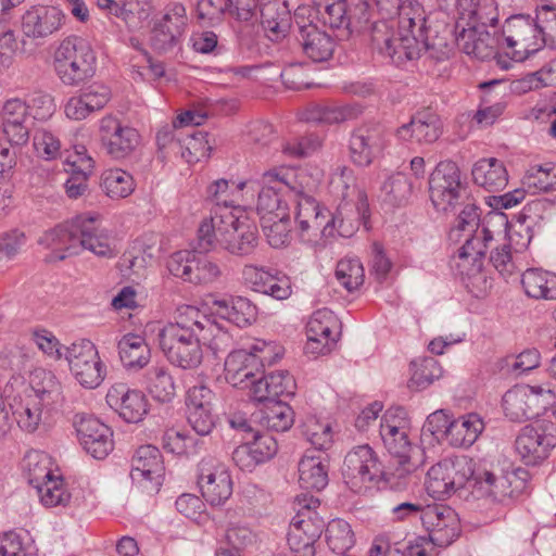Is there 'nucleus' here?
I'll use <instances>...</instances> for the list:
<instances>
[{
    "label": "nucleus",
    "instance_id": "29",
    "mask_svg": "<svg viewBox=\"0 0 556 556\" xmlns=\"http://www.w3.org/2000/svg\"><path fill=\"white\" fill-rule=\"evenodd\" d=\"M258 0H198L197 15L200 20L213 22L224 14L238 21L248 22L256 12Z\"/></svg>",
    "mask_w": 556,
    "mask_h": 556
},
{
    "label": "nucleus",
    "instance_id": "23",
    "mask_svg": "<svg viewBox=\"0 0 556 556\" xmlns=\"http://www.w3.org/2000/svg\"><path fill=\"white\" fill-rule=\"evenodd\" d=\"M108 405L125 421L139 422L148 413V401L139 390H131L124 383L112 386L105 396Z\"/></svg>",
    "mask_w": 556,
    "mask_h": 556
},
{
    "label": "nucleus",
    "instance_id": "14",
    "mask_svg": "<svg viewBox=\"0 0 556 556\" xmlns=\"http://www.w3.org/2000/svg\"><path fill=\"white\" fill-rule=\"evenodd\" d=\"M65 359L76 380L86 389H96L106 376V367L90 340L81 339L65 346Z\"/></svg>",
    "mask_w": 556,
    "mask_h": 556
},
{
    "label": "nucleus",
    "instance_id": "58",
    "mask_svg": "<svg viewBox=\"0 0 556 556\" xmlns=\"http://www.w3.org/2000/svg\"><path fill=\"white\" fill-rule=\"evenodd\" d=\"M412 366L410 387L426 389L434 380L442 376V368L433 357H426L420 361H414Z\"/></svg>",
    "mask_w": 556,
    "mask_h": 556
},
{
    "label": "nucleus",
    "instance_id": "38",
    "mask_svg": "<svg viewBox=\"0 0 556 556\" xmlns=\"http://www.w3.org/2000/svg\"><path fill=\"white\" fill-rule=\"evenodd\" d=\"M261 24L267 37L277 41L283 38L291 25L287 4L280 0H263L260 3Z\"/></svg>",
    "mask_w": 556,
    "mask_h": 556
},
{
    "label": "nucleus",
    "instance_id": "56",
    "mask_svg": "<svg viewBox=\"0 0 556 556\" xmlns=\"http://www.w3.org/2000/svg\"><path fill=\"white\" fill-rule=\"evenodd\" d=\"M50 458L46 453L30 451L24 457V467L28 471V482L34 488L53 478L49 468Z\"/></svg>",
    "mask_w": 556,
    "mask_h": 556
},
{
    "label": "nucleus",
    "instance_id": "40",
    "mask_svg": "<svg viewBox=\"0 0 556 556\" xmlns=\"http://www.w3.org/2000/svg\"><path fill=\"white\" fill-rule=\"evenodd\" d=\"M80 251L88 250L97 256L113 257L115 255L112 239L108 231L96 224L94 217H79Z\"/></svg>",
    "mask_w": 556,
    "mask_h": 556
},
{
    "label": "nucleus",
    "instance_id": "30",
    "mask_svg": "<svg viewBox=\"0 0 556 556\" xmlns=\"http://www.w3.org/2000/svg\"><path fill=\"white\" fill-rule=\"evenodd\" d=\"M303 53L315 63L328 61L336 48V41L331 35L320 29L312 21L307 24L299 25V35L296 37Z\"/></svg>",
    "mask_w": 556,
    "mask_h": 556
},
{
    "label": "nucleus",
    "instance_id": "42",
    "mask_svg": "<svg viewBox=\"0 0 556 556\" xmlns=\"http://www.w3.org/2000/svg\"><path fill=\"white\" fill-rule=\"evenodd\" d=\"M521 286L528 298L556 301V275L542 268H528L521 275Z\"/></svg>",
    "mask_w": 556,
    "mask_h": 556
},
{
    "label": "nucleus",
    "instance_id": "11",
    "mask_svg": "<svg viewBox=\"0 0 556 556\" xmlns=\"http://www.w3.org/2000/svg\"><path fill=\"white\" fill-rule=\"evenodd\" d=\"M555 391L545 386H517L502 400L503 409L511 421L521 422L544 414L554 405Z\"/></svg>",
    "mask_w": 556,
    "mask_h": 556
},
{
    "label": "nucleus",
    "instance_id": "26",
    "mask_svg": "<svg viewBox=\"0 0 556 556\" xmlns=\"http://www.w3.org/2000/svg\"><path fill=\"white\" fill-rule=\"evenodd\" d=\"M268 182H278L285 192H292L298 199L314 198L319 178L304 168L274 167L266 170Z\"/></svg>",
    "mask_w": 556,
    "mask_h": 556
},
{
    "label": "nucleus",
    "instance_id": "32",
    "mask_svg": "<svg viewBox=\"0 0 556 556\" xmlns=\"http://www.w3.org/2000/svg\"><path fill=\"white\" fill-rule=\"evenodd\" d=\"M388 452L396 458V467L391 475L399 479H405L416 471L425 462V451L413 445L408 439V431L394 437L391 445H384Z\"/></svg>",
    "mask_w": 556,
    "mask_h": 556
},
{
    "label": "nucleus",
    "instance_id": "17",
    "mask_svg": "<svg viewBox=\"0 0 556 556\" xmlns=\"http://www.w3.org/2000/svg\"><path fill=\"white\" fill-rule=\"evenodd\" d=\"M74 427L80 445L93 458L103 459L113 451V431L98 418L77 414Z\"/></svg>",
    "mask_w": 556,
    "mask_h": 556
},
{
    "label": "nucleus",
    "instance_id": "57",
    "mask_svg": "<svg viewBox=\"0 0 556 556\" xmlns=\"http://www.w3.org/2000/svg\"><path fill=\"white\" fill-rule=\"evenodd\" d=\"M261 226L270 247L279 249L290 243V214L285 218L281 216L265 218V220H261Z\"/></svg>",
    "mask_w": 556,
    "mask_h": 556
},
{
    "label": "nucleus",
    "instance_id": "34",
    "mask_svg": "<svg viewBox=\"0 0 556 556\" xmlns=\"http://www.w3.org/2000/svg\"><path fill=\"white\" fill-rule=\"evenodd\" d=\"M164 464L160 450L142 445L132 457L130 476L134 481L147 480L159 488L162 484Z\"/></svg>",
    "mask_w": 556,
    "mask_h": 556
},
{
    "label": "nucleus",
    "instance_id": "51",
    "mask_svg": "<svg viewBox=\"0 0 556 556\" xmlns=\"http://www.w3.org/2000/svg\"><path fill=\"white\" fill-rule=\"evenodd\" d=\"M522 184L533 193L556 190V164L546 163L531 166L527 170Z\"/></svg>",
    "mask_w": 556,
    "mask_h": 556
},
{
    "label": "nucleus",
    "instance_id": "31",
    "mask_svg": "<svg viewBox=\"0 0 556 556\" xmlns=\"http://www.w3.org/2000/svg\"><path fill=\"white\" fill-rule=\"evenodd\" d=\"M455 31L482 24L494 26L498 20L495 0H456Z\"/></svg>",
    "mask_w": 556,
    "mask_h": 556
},
{
    "label": "nucleus",
    "instance_id": "21",
    "mask_svg": "<svg viewBox=\"0 0 556 556\" xmlns=\"http://www.w3.org/2000/svg\"><path fill=\"white\" fill-rule=\"evenodd\" d=\"M29 117L23 99L14 97L3 102L0 112L1 129L12 147H23L29 141Z\"/></svg>",
    "mask_w": 556,
    "mask_h": 556
},
{
    "label": "nucleus",
    "instance_id": "9",
    "mask_svg": "<svg viewBox=\"0 0 556 556\" xmlns=\"http://www.w3.org/2000/svg\"><path fill=\"white\" fill-rule=\"evenodd\" d=\"M342 477L354 493H365L380 480L391 483L395 479L391 472L383 471L376 453L368 445H358L345 455Z\"/></svg>",
    "mask_w": 556,
    "mask_h": 556
},
{
    "label": "nucleus",
    "instance_id": "52",
    "mask_svg": "<svg viewBox=\"0 0 556 556\" xmlns=\"http://www.w3.org/2000/svg\"><path fill=\"white\" fill-rule=\"evenodd\" d=\"M421 189V184H416L407 175L397 173L390 176L381 187L389 200L396 205L406 202L416 190Z\"/></svg>",
    "mask_w": 556,
    "mask_h": 556
},
{
    "label": "nucleus",
    "instance_id": "15",
    "mask_svg": "<svg viewBox=\"0 0 556 556\" xmlns=\"http://www.w3.org/2000/svg\"><path fill=\"white\" fill-rule=\"evenodd\" d=\"M198 485L202 496L213 506L223 505L232 494V480L227 467L213 457L199 463Z\"/></svg>",
    "mask_w": 556,
    "mask_h": 556
},
{
    "label": "nucleus",
    "instance_id": "5",
    "mask_svg": "<svg viewBox=\"0 0 556 556\" xmlns=\"http://www.w3.org/2000/svg\"><path fill=\"white\" fill-rule=\"evenodd\" d=\"M330 188L331 192L341 199L331 216V223L339 224V236L350 238L367 216V195L357 188L353 170L345 166L332 174Z\"/></svg>",
    "mask_w": 556,
    "mask_h": 556
},
{
    "label": "nucleus",
    "instance_id": "12",
    "mask_svg": "<svg viewBox=\"0 0 556 556\" xmlns=\"http://www.w3.org/2000/svg\"><path fill=\"white\" fill-rule=\"evenodd\" d=\"M429 192L433 206L444 213H454L460 203L468 200L455 162L442 161L437 165L429 178Z\"/></svg>",
    "mask_w": 556,
    "mask_h": 556
},
{
    "label": "nucleus",
    "instance_id": "35",
    "mask_svg": "<svg viewBox=\"0 0 556 556\" xmlns=\"http://www.w3.org/2000/svg\"><path fill=\"white\" fill-rule=\"evenodd\" d=\"M213 307L217 316L240 328H245L254 324L258 315L256 304L249 298L242 295H231L214 300Z\"/></svg>",
    "mask_w": 556,
    "mask_h": 556
},
{
    "label": "nucleus",
    "instance_id": "8",
    "mask_svg": "<svg viewBox=\"0 0 556 556\" xmlns=\"http://www.w3.org/2000/svg\"><path fill=\"white\" fill-rule=\"evenodd\" d=\"M319 500L312 495H298L293 503L295 516L290 522L288 544L294 556H315V543L320 538L325 521L316 513Z\"/></svg>",
    "mask_w": 556,
    "mask_h": 556
},
{
    "label": "nucleus",
    "instance_id": "62",
    "mask_svg": "<svg viewBox=\"0 0 556 556\" xmlns=\"http://www.w3.org/2000/svg\"><path fill=\"white\" fill-rule=\"evenodd\" d=\"M192 269L188 282L195 285H210L215 282L222 275L219 265L204 255L194 253Z\"/></svg>",
    "mask_w": 556,
    "mask_h": 556
},
{
    "label": "nucleus",
    "instance_id": "46",
    "mask_svg": "<svg viewBox=\"0 0 556 556\" xmlns=\"http://www.w3.org/2000/svg\"><path fill=\"white\" fill-rule=\"evenodd\" d=\"M118 353L123 365L128 369H141L148 365L151 351L144 338L127 333L118 341Z\"/></svg>",
    "mask_w": 556,
    "mask_h": 556
},
{
    "label": "nucleus",
    "instance_id": "16",
    "mask_svg": "<svg viewBox=\"0 0 556 556\" xmlns=\"http://www.w3.org/2000/svg\"><path fill=\"white\" fill-rule=\"evenodd\" d=\"M99 136L103 150L115 160L130 155L140 142V135L135 128L112 115L100 119Z\"/></svg>",
    "mask_w": 556,
    "mask_h": 556
},
{
    "label": "nucleus",
    "instance_id": "37",
    "mask_svg": "<svg viewBox=\"0 0 556 556\" xmlns=\"http://www.w3.org/2000/svg\"><path fill=\"white\" fill-rule=\"evenodd\" d=\"M505 40L508 47L521 45L527 51H535L543 46L540 42L535 18L529 15H514L506 20L504 27Z\"/></svg>",
    "mask_w": 556,
    "mask_h": 556
},
{
    "label": "nucleus",
    "instance_id": "36",
    "mask_svg": "<svg viewBox=\"0 0 556 556\" xmlns=\"http://www.w3.org/2000/svg\"><path fill=\"white\" fill-rule=\"evenodd\" d=\"M329 459L324 452L306 451L299 462V483L305 490L320 491L328 484Z\"/></svg>",
    "mask_w": 556,
    "mask_h": 556
},
{
    "label": "nucleus",
    "instance_id": "2",
    "mask_svg": "<svg viewBox=\"0 0 556 556\" xmlns=\"http://www.w3.org/2000/svg\"><path fill=\"white\" fill-rule=\"evenodd\" d=\"M395 14L399 16L396 33L393 22L380 20L372 23V49L397 66L419 59L422 52L440 59L433 51V45L428 40L426 13L421 3L418 0H403Z\"/></svg>",
    "mask_w": 556,
    "mask_h": 556
},
{
    "label": "nucleus",
    "instance_id": "7",
    "mask_svg": "<svg viewBox=\"0 0 556 556\" xmlns=\"http://www.w3.org/2000/svg\"><path fill=\"white\" fill-rule=\"evenodd\" d=\"M97 58L90 43L81 37H68L56 49L53 58L59 79L70 87L79 86L96 74Z\"/></svg>",
    "mask_w": 556,
    "mask_h": 556
},
{
    "label": "nucleus",
    "instance_id": "54",
    "mask_svg": "<svg viewBox=\"0 0 556 556\" xmlns=\"http://www.w3.org/2000/svg\"><path fill=\"white\" fill-rule=\"evenodd\" d=\"M439 509L445 511L443 520L429 531V540L433 545L446 547L452 544L459 534V526L455 511L446 506Z\"/></svg>",
    "mask_w": 556,
    "mask_h": 556
},
{
    "label": "nucleus",
    "instance_id": "59",
    "mask_svg": "<svg viewBox=\"0 0 556 556\" xmlns=\"http://www.w3.org/2000/svg\"><path fill=\"white\" fill-rule=\"evenodd\" d=\"M35 489L47 507L66 506L70 503L71 493L65 489L61 477H53Z\"/></svg>",
    "mask_w": 556,
    "mask_h": 556
},
{
    "label": "nucleus",
    "instance_id": "22",
    "mask_svg": "<svg viewBox=\"0 0 556 556\" xmlns=\"http://www.w3.org/2000/svg\"><path fill=\"white\" fill-rule=\"evenodd\" d=\"M262 349L253 346L251 351H231L225 359V379L235 388L245 389L255 375L263 368V359L256 352Z\"/></svg>",
    "mask_w": 556,
    "mask_h": 556
},
{
    "label": "nucleus",
    "instance_id": "13",
    "mask_svg": "<svg viewBox=\"0 0 556 556\" xmlns=\"http://www.w3.org/2000/svg\"><path fill=\"white\" fill-rule=\"evenodd\" d=\"M212 321L194 306H182L177 311L176 320L168 323L159 332L161 349L185 345L192 341L208 339L203 336V329L212 328Z\"/></svg>",
    "mask_w": 556,
    "mask_h": 556
},
{
    "label": "nucleus",
    "instance_id": "50",
    "mask_svg": "<svg viewBox=\"0 0 556 556\" xmlns=\"http://www.w3.org/2000/svg\"><path fill=\"white\" fill-rule=\"evenodd\" d=\"M294 422L292 408L285 401H275L262 412V424L269 430L285 432Z\"/></svg>",
    "mask_w": 556,
    "mask_h": 556
},
{
    "label": "nucleus",
    "instance_id": "48",
    "mask_svg": "<svg viewBox=\"0 0 556 556\" xmlns=\"http://www.w3.org/2000/svg\"><path fill=\"white\" fill-rule=\"evenodd\" d=\"M168 362L182 369H195L203 359L201 341L161 349Z\"/></svg>",
    "mask_w": 556,
    "mask_h": 556
},
{
    "label": "nucleus",
    "instance_id": "60",
    "mask_svg": "<svg viewBox=\"0 0 556 556\" xmlns=\"http://www.w3.org/2000/svg\"><path fill=\"white\" fill-rule=\"evenodd\" d=\"M336 277L349 292L356 290L364 282V268L357 258H344L338 262Z\"/></svg>",
    "mask_w": 556,
    "mask_h": 556
},
{
    "label": "nucleus",
    "instance_id": "10",
    "mask_svg": "<svg viewBox=\"0 0 556 556\" xmlns=\"http://www.w3.org/2000/svg\"><path fill=\"white\" fill-rule=\"evenodd\" d=\"M368 0H313L317 21L350 36L370 21Z\"/></svg>",
    "mask_w": 556,
    "mask_h": 556
},
{
    "label": "nucleus",
    "instance_id": "33",
    "mask_svg": "<svg viewBox=\"0 0 556 556\" xmlns=\"http://www.w3.org/2000/svg\"><path fill=\"white\" fill-rule=\"evenodd\" d=\"M441 134L440 117L429 111L417 113L409 123L402 125L396 131L401 140L417 143H432L439 139Z\"/></svg>",
    "mask_w": 556,
    "mask_h": 556
},
{
    "label": "nucleus",
    "instance_id": "20",
    "mask_svg": "<svg viewBox=\"0 0 556 556\" xmlns=\"http://www.w3.org/2000/svg\"><path fill=\"white\" fill-rule=\"evenodd\" d=\"M338 319L327 308L318 309L309 317L306 325V353H329L337 342Z\"/></svg>",
    "mask_w": 556,
    "mask_h": 556
},
{
    "label": "nucleus",
    "instance_id": "28",
    "mask_svg": "<svg viewBox=\"0 0 556 556\" xmlns=\"http://www.w3.org/2000/svg\"><path fill=\"white\" fill-rule=\"evenodd\" d=\"M251 397L255 402L264 403L265 406L275 401H281L280 396L294 394L295 382L287 371H276L263 376L260 379L253 378L250 382Z\"/></svg>",
    "mask_w": 556,
    "mask_h": 556
},
{
    "label": "nucleus",
    "instance_id": "53",
    "mask_svg": "<svg viewBox=\"0 0 556 556\" xmlns=\"http://www.w3.org/2000/svg\"><path fill=\"white\" fill-rule=\"evenodd\" d=\"M329 548L336 554H345L353 547L355 540L351 526L343 519L331 520L326 528Z\"/></svg>",
    "mask_w": 556,
    "mask_h": 556
},
{
    "label": "nucleus",
    "instance_id": "27",
    "mask_svg": "<svg viewBox=\"0 0 556 556\" xmlns=\"http://www.w3.org/2000/svg\"><path fill=\"white\" fill-rule=\"evenodd\" d=\"M79 217L67 225H60L45 232L40 243L51 250L47 256L48 262L63 261L80 252Z\"/></svg>",
    "mask_w": 556,
    "mask_h": 556
},
{
    "label": "nucleus",
    "instance_id": "43",
    "mask_svg": "<svg viewBox=\"0 0 556 556\" xmlns=\"http://www.w3.org/2000/svg\"><path fill=\"white\" fill-rule=\"evenodd\" d=\"M361 113L362 109L356 104L315 103L306 109L304 117L309 123L333 125L354 119Z\"/></svg>",
    "mask_w": 556,
    "mask_h": 556
},
{
    "label": "nucleus",
    "instance_id": "19",
    "mask_svg": "<svg viewBox=\"0 0 556 556\" xmlns=\"http://www.w3.org/2000/svg\"><path fill=\"white\" fill-rule=\"evenodd\" d=\"M332 214L325 207H320L314 198L296 200L295 223L300 235L307 240L320 233L324 237L339 233V224L331 223Z\"/></svg>",
    "mask_w": 556,
    "mask_h": 556
},
{
    "label": "nucleus",
    "instance_id": "1",
    "mask_svg": "<svg viewBox=\"0 0 556 556\" xmlns=\"http://www.w3.org/2000/svg\"><path fill=\"white\" fill-rule=\"evenodd\" d=\"M426 490L430 496L442 500L456 490L468 486L477 498L502 502L511 493L510 481L498 465L482 458L467 456L445 458L427 471Z\"/></svg>",
    "mask_w": 556,
    "mask_h": 556
},
{
    "label": "nucleus",
    "instance_id": "63",
    "mask_svg": "<svg viewBox=\"0 0 556 556\" xmlns=\"http://www.w3.org/2000/svg\"><path fill=\"white\" fill-rule=\"evenodd\" d=\"M535 21L540 42L543 46L556 48V8L547 4L540 7L536 10Z\"/></svg>",
    "mask_w": 556,
    "mask_h": 556
},
{
    "label": "nucleus",
    "instance_id": "18",
    "mask_svg": "<svg viewBox=\"0 0 556 556\" xmlns=\"http://www.w3.org/2000/svg\"><path fill=\"white\" fill-rule=\"evenodd\" d=\"M384 144V130L379 124L362 125L350 137L351 161L357 166L367 167L382 153Z\"/></svg>",
    "mask_w": 556,
    "mask_h": 556
},
{
    "label": "nucleus",
    "instance_id": "44",
    "mask_svg": "<svg viewBox=\"0 0 556 556\" xmlns=\"http://www.w3.org/2000/svg\"><path fill=\"white\" fill-rule=\"evenodd\" d=\"M484 429L481 417L477 414H467L451 421L446 431V440L454 447L471 446Z\"/></svg>",
    "mask_w": 556,
    "mask_h": 556
},
{
    "label": "nucleus",
    "instance_id": "4",
    "mask_svg": "<svg viewBox=\"0 0 556 556\" xmlns=\"http://www.w3.org/2000/svg\"><path fill=\"white\" fill-rule=\"evenodd\" d=\"M229 207H217L198 230V249L208 252L216 245L236 256H248L257 247V227Z\"/></svg>",
    "mask_w": 556,
    "mask_h": 556
},
{
    "label": "nucleus",
    "instance_id": "39",
    "mask_svg": "<svg viewBox=\"0 0 556 556\" xmlns=\"http://www.w3.org/2000/svg\"><path fill=\"white\" fill-rule=\"evenodd\" d=\"M490 24L478 25L477 27L463 28L456 31V43L462 51L468 55L484 60L493 55L495 39L488 31Z\"/></svg>",
    "mask_w": 556,
    "mask_h": 556
},
{
    "label": "nucleus",
    "instance_id": "25",
    "mask_svg": "<svg viewBox=\"0 0 556 556\" xmlns=\"http://www.w3.org/2000/svg\"><path fill=\"white\" fill-rule=\"evenodd\" d=\"M556 446V437L531 425L521 429L515 447L526 465H536L544 460Z\"/></svg>",
    "mask_w": 556,
    "mask_h": 556
},
{
    "label": "nucleus",
    "instance_id": "64",
    "mask_svg": "<svg viewBox=\"0 0 556 556\" xmlns=\"http://www.w3.org/2000/svg\"><path fill=\"white\" fill-rule=\"evenodd\" d=\"M304 434L315 447L314 451L323 452L332 444V431L328 422H319L315 418H308L304 424Z\"/></svg>",
    "mask_w": 556,
    "mask_h": 556
},
{
    "label": "nucleus",
    "instance_id": "45",
    "mask_svg": "<svg viewBox=\"0 0 556 556\" xmlns=\"http://www.w3.org/2000/svg\"><path fill=\"white\" fill-rule=\"evenodd\" d=\"M471 174L475 184L490 192L503 190L508 182L504 163L495 157L478 161L473 165Z\"/></svg>",
    "mask_w": 556,
    "mask_h": 556
},
{
    "label": "nucleus",
    "instance_id": "49",
    "mask_svg": "<svg viewBox=\"0 0 556 556\" xmlns=\"http://www.w3.org/2000/svg\"><path fill=\"white\" fill-rule=\"evenodd\" d=\"M101 188L111 199H124L134 192L135 180L126 170L111 168L102 174Z\"/></svg>",
    "mask_w": 556,
    "mask_h": 556
},
{
    "label": "nucleus",
    "instance_id": "55",
    "mask_svg": "<svg viewBox=\"0 0 556 556\" xmlns=\"http://www.w3.org/2000/svg\"><path fill=\"white\" fill-rule=\"evenodd\" d=\"M407 413L403 407L389 408L382 416L380 424V437L384 445H391L394 437L408 431Z\"/></svg>",
    "mask_w": 556,
    "mask_h": 556
},
{
    "label": "nucleus",
    "instance_id": "61",
    "mask_svg": "<svg viewBox=\"0 0 556 556\" xmlns=\"http://www.w3.org/2000/svg\"><path fill=\"white\" fill-rule=\"evenodd\" d=\"M24 101L29 116L39 122L50 119L56 111L54 98L42 90H34Z\"/></svg>",
    "mask_w": 556,
    "mask_h": 556
},
{
    "label": "nucleus",
    "instance_id": "3",
    "mask_svg": "<svg viewBox=\"0 0 556 556\" xmlns=\"http://www.w3.org/2000/svg\"><path fill=\"white\" fill-rule=\"evenodd\" d=\"M458 206L463 208L458 214L456 226L451 230L452 238H459L462 233L466 237L459 250L458 256L463 263L458 264V267L464 274L466 263L471 258L472 267L465 274L464 283L473 296L482 298L491 287L485 274L481 270L482 258L490 243L507 227L508 218L502 212H490L480 223L479 208L473 202L468 199Z\"/></svg>",
    "mask_w": 556,
    "mask_h": 556
},
{
    "label": "nucleus",
    "instance_id": "24",
    "mask_svg": "<svg viewBox=\"0 0 556 556\" xmlns=\"http://www.w3.org/2000/svg\"><path fill=\"white\" fill-rule=\"evenodd\" d=\"M63 18L55 7L34 5L22 16L23 35L33 40L45 39L61 28Z\"/></svg>",
    "mask_w": 556,
    "mask_h": 556
},
{
    "label": "nucleus",
    "instance_id": "41",
    "mask_svg": "<svg viewBox=\"0 0 556 556\" xmlns=\"http://www.w3.org/2000/svg\"><path fill=\"white\" fill-rule=\"evenodd\" d=\"M266 172L260 178L261 190L258 192L256 211L261 220L265 218L288 217L290 214L289 205L283 200V189H280L278 182H268L266 179Z\"/></svg>",
    "mask_w": 556,
    "mask_h": 556
},
{
    "label": "nucleus",
    "instance_id": "6",
    "mask_svg": "<svg viewBox=\"0 0 556 556\" xmlns=\"http://www.w3.org/2000/svg\"><path fill=\"white\" fill-rule=\"evenodd\" d=\"M36 378H41L45 386H31L25 396L10 404L17 426L29 433L49 424L51 417L52 394L59 390V383L52 372L40 370Z\"/></svg>",
    "mask_w": 556,
    "mask_h": 556
},
{
    "label": "nucleus",
    "instance_id": "47",
    "mask_svg": "<svg viewBox=\"0 0 556 556\" xmlns=\"http://www.w3.org/2000/svg\"><path fill=\"white\" fill-rule=\"evenodd\" d=\"M146 388L154 400L162 403L170 402L176 395L174 378L165 366H152L147 371Z\"/></svg>",
    "mask_w": 556,
    "mask_h": 556
}]
</instances>
